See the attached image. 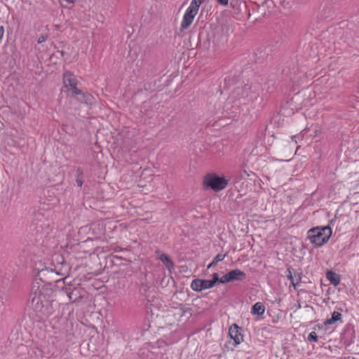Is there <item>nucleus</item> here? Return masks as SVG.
Returning <instances> with one entry per match:
<instances>
[{"label":"nucleus","mask_w":359,"mask_h":359,"mask_svg":"<svg viewBox=\"0 0 359 359\" xmlns=\"http://www.w3.org/2000/svg\"><path fill=\"white\" fill-rule=\"evenodd\" d=\"M341 318H342V315L341 313L338 312V311H334L332 313V316L331 318H327L325 322H324V325L325 326H327V325H331L334 323H335L337 321H340L341 323H342V320H341Z\"/></svg>","instance_id":"nucleus-13"},{"label":"nucleus","mask_w":359,"mask_h":359,"mask_svg":"<svg viewBox=\"0 0 359 359\" xmlns=\"http://www.w3.org/2000/svg\"><path fill=\"white\" fill-rule=\"evenodd\" d=\"M204 182L208 187L211 188L215 191L224 189L228 184L227 180L223 177H219L216 175L206 177Z\"/></svg>","instance_id":"nucleus-6"},{"label":"nucleus","mask_w":359,"mask_h":359,"mask_svg":"<svg viewBox=\"0 0 359 359\" xmlns=\"http://www.w3.org/2000/svg\"><path fill=\"white\" fill-rule=\"evenodd\" d=\"M231 6L234 10V14H239L241 12V7L246 8V5L245 2H240L239 4L238 1L231 2Z\"/></svg>","instance_id":"nucleus-17"},{"label":"nucleus","mask_w":359,"mask_h":359,"mask_svg":"<svg viewBox=\"0 0 359 359\" xmlns=\"http://www.w3.org/2000/svg\"><path fill=\"white\" fill-rule=\"evenodd\" d=\"M217 3L222 6H227L229 0H217Z\"/></svg>","instance_id":"nucleus-25"},{"label":"nucleus","mask_w":359,"mask_h":359,"mask_svg":"<svg viewBox=\"0 0 359 359\" xmlns=\"http://www.w3.org/2000/svg\"><path fill=\"white\" fill-rule=\"evenodd\" d=\"M63 83L68 96L80 93V89L77 87L79 81L70 72L67 71L63 74Z\"/></svg>","instance_id":"nucleus-5"},{"label":"nucleus","mask_w":359,"mask_h":359,"mask_svg":"<svg viewBox=\"0 0 359 359\" xmlns=\"http://www.w3.org/2000/svg\"><path fill=\"white\" fill-rule=\"evenodd\" d=\"M294 281L298 282V285H299L302 280V276H303L302 273L294 271Z\"/></svg>","instance_id":"nucleus-21"},{"label":"nucleus","mask_w":359,"mask_h":359,"mask_svg":"<svg viewBox=\"0 0 359 359\" xmlns=\"http://www.w3.org/2000/svg\"><path fill=\"white\" fill-rule=\"evenodd\" d=\"M210 280H202L199 278L194 279L191 281V288L196 292H201L203 290L210 289L214 286Z\"/></svg>","instance_id":"nucleus-8"},{"label":"nucleus","mask_w":359,"mask_h":359,"mask_svg":"<svg viewBox=\"0 0 359 359\" xmlns=\"http://www.w3.org/2000/svg\"><path fill=\"white\" fill-rule=\"evenodd\" d=\"M326 278L334 286L338 285L341 280L340 276L332 271H328L326 273Z\"/></svg>","instance_id":"nucleus-12"},{"label":"nucleus","mask_w":359,"mask_h":359,"mask_svg":"<svg viewBox=\"0 0 359 359\" xmlns=\"http://www.w3.org/2000/svg\"><path fill=\"white\" fill-rule=\"evenodd\" d=\"M292 271H294V269L292 267H288L287 269V271H286V273H287L286 276H287V279L290 280L291 285L296 290L298 286V282L294 281V273H292Z\"/></svg>","instance_id":"nucleus-16"},{"label":"nucleus","mask_w":359,"mask_h":359,"mask_svg":"<svg viewBox=\"0 0 359 359\" xmlns=\"http://www.w3.org/2000/svg\"><path fill=\"white\" fill-rule=\"evenodd\" d=\"M265 311V306L262 302L255 303L252 307L251 313L253 315H257L258 316H262Z\"/></svg>","instance_id":"nucleus-14"},{"label":"nucleus","mask_w":359,"mask_h":359,"mask_svg":"<svg viewBox=\"0 0 359 359\" xmlns=\"http://www.w3.org/2000/svg\"><path fill=\"white\" fill-rule=\"evenodd\" d=\"M210 283H212V285L215 286L217 283H219L222 284H225L226 281H223V276L222 278H219V273H214L212 274V279L210 280Z\"/></svg>","instance_id":"nucleus-19"},{"label":"nucleus","mask_w":359,"mask_h":359,"mask_svg":"<svg viewBox=\"0 0 359 359\" xmlns=\"http://www.w3.org/2000/svg\"><path fill=\"white\" fill-rule=\"evenodd\" d=\"M332 235V229L329 226H316L307 231L306 238L315 248L325 244Z\"/></svg>","instance_id":"nucleus-1"},{"label":"nucleus","mask_w":359,"mask_h":359,"mask_svg":"<svg viewBox=\"0 0 359 359\" xmlns=\"http://www.w3.org/2000/svg\"><path fill=\"white\" fill-rule=\"evenodd\" d=\"M144 88L146 90H152L151 84L149 83H144Z\"/></svg>","instance_id":"nucleus-24"},{"label":"nucleus","mask_w":359,"mask_h":359,"mask_svg":"<svg viewBox=\"0 0 359 359\" xmlns=\"http://www.w3.org/2000/svg\"><path fill=\"white\" fill-rule=\"evenodd\" d=\"M226 255L217 254L213 259L212 264H217L219 262H222L225 258Z\"/></svg>","instance_id":"nucleus-20"},{"label":"nucleus","mask_w":359,"mask_h":359,"mask_svg":"<svg viewBox=\"0 0 359 359\" xmlns=\"http://www.w3.org/2000/svg\"><path fill=\"white\" fill-rule=\"evenodd\" d=\"M71 97H74L79 102L86 105H93L95 103L94 97L87 92H83L80 90L78 94L72 95Z\"/></svg>","instance_id":"nucleus-9"},{"label":"nucleus","mask_w":359,"mask_h":359,"mask_svg":"<svg viewBox=\"0 0 359 359\" xmlns=\"http://www.w3.org/2000/svg\"><path fill=\"white\" fill-rule=\"evenodd\" d=\"M76 182L77 185L80 187L83 183V170L79 168L76 170Z\"/></svg>","instance_id":"nucleus-18"},{"label":"nucleus","mask_w":359,"mask_h":359,"mask_svg":"<svg viewBox=\"0 0 359 359\" xmlns=\"http://www.w3.org/2000/svg\"><path fill=\"white\" fill-rule=\"evenodd\" d=\"M215 264H212V262L208 266V269H210L212 266H213Z\"/></svg>","instance_id":"nucleus-26"},{"label":"nucleus","mask_w":359,"mask_h":359,"mask_svg":"<svg viewBox=\"0 0 359 359\" xmlns=\"http://www.w3.org/2000/svg\"><path fill=\"white\" fill-rule=\"evenodd\" d=\"M245 278L246 274L244 271L241 269H236L224 275L223 281H226V283L233 281H242L245 280Z\"/></svg>","instance_id":"nucleus-7"},{"label":"nucleus","mask_w":359,"mask_h":359,"mask_svg":"<svg viewBox=\"0 0 359 359\" xmlns=\"http://www.w3.org/2000/svg\"><path fill=\"white\" fill-rule=\"evenodd\" d=\"M307 339L309 341H317L318 336L315 332H311L309 334Z\"/></svg>","instance_id":"nucleus-22"},{"label":"nucleus","mask_w":359,"mask_h":359,"mask_svg":"<svg viewBox=\"0 0 359 359\" xmlns=\"http://www.w3.org/2000/svg\"><path fill=\"white\" fill-rule=\"evenodd\" d=\"M62 290L67 294L69 300L72 302H76L79 299L81 298V289L74 287L72 289L71 286L62 287Z\"/></svg>","instance_id":"nucleus-11"},{"label":"nucleus","mask_w":359,"mask_h":359,"mask_svg":"<svg viewBox=\"0 0 359 359\" xmlns=\"http://www.w3.org/2000/svg\"><path fill=\"white\" fill-rule=\"evenodd\" d=\"M47 39V36H45V35H41L38 39H37V42L38 43H42L43 42H44L45 41H46Z\"/></svg>","instance_id":"nucleus-23"},{"label":"nucleus","mask_w":359,"mask_h":359,"mask_svg":"<svg viewBox=\"0 0 359 359\" xmlns=\"http://www.w3.org/2000/svg\"><path fill=\"white\" fill-rule=\"evenodd\" d=\"M57 263H58V256L56 257ZM66 270L64 269L62 265L60 269H58V264L54 266V268H44L40 270L38 273L39 279L46 283L52 284V283H58L60 280L56 279L57 276H64Z\"/></svg>","instance_id":"nucleus-2"},{"label":"nucleus","mask_w":359,"mask_h":359,"mask_svg":"<svg viewBox=\"0 0 359 359\" xmlns=\"http://www.w3.org/2000/svg\"><path fill=\"white\" fill-rule=\"evenodd\" d=\"M159 259L162 262V263L165 266V267L171 271L173 269L175 264L174 262L170 259V258L165 254H162L159 257Z\"/></svg>","instance_id":"nucleus-15"},{"label":"nucleus","mask_w":359,"mask_h":359,"mask_svg":"<svg viewBox=\"0 0 359 359\" xmlns=\"http://www.w3.org/2000/svg\"><path fill=\"white\" fill-rule=\"evenodd\" d=\"M61 259H62V262H61L62 264H65V266L66 267L67 266H66L65 263L64 262V259L62 258H61Z\"/></svg>","instance_id":"nucleus-27"},{"label":"nucleus","mask_w":359,"mask_h":359,"mask_svg":"<svg viewBox=\"0 0 359 359\" xmlns=\"http://www.w3.org/2000/svg\"><path fill=\"white\" fill-rule=\"evenodd\" d=\"M30 306L34 310V311L38 313H43L45 303H47L46 301V296L41 293V291L39 290V287L34 286L32 290V292L30 294Z\"/></svg>","instance_id":"nucleus-4"},{"label":"nucleus","mask_w":359,"mask_h":359,"mask_svg":"<svg viewBox=\"0 0 359 359\" xmlns=\"http://www.w3.org/2000/svg\"><path fill=\"white\" fill-rule=\"evenodd\" d=\"M204 0H192L190 6L187 9L181 22L180 28V32H184L188 29L194 21V19L198 13L200 6Z\"/></svg>","instance_id":"nucleus-3"},{"label":"nucleus","mask_w":359,"mask_h":359,"mask_svg":"<svg viewBox=\"0 0 359 359\" xmlns=\"http://www.w3.org/2000/svg\"><path fill=\"white\" fill-rule=\"evenodd\" d=\"M241 328L236 324H233L229 330V335L233 339L234 344L238 345L243 340V334L241 332Z\"/></svg>","instance_id":"nucleus-10"}]
</instances>
